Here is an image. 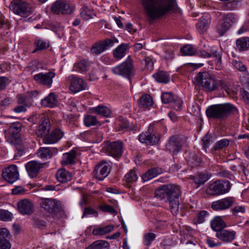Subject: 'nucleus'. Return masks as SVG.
Masks as SVG:
<instances>
[{"instance_id":"nucleus-1","label":"nucleus","mask_w":249,"mask_h":249,"mask_svg":"<svg viewBox=\"0 0 249 249\" xmlns=\"http://www.w3.org/2000/svg\"><path fill=\"white\" fill-rule=\"evenodd\" d=\"M145 17L150 24L167 14L175 6V0H141Z\"/></svg>"},{"instance_id":"nucleus-2","label":"nucleus","mask_w":249,"mask_h":249,"mask_svg":"<svg viewBox=\"0 0 249 249\" xmlns=\"http://www.w3.org/2000/svg\"><path fill=\"white\" fill-rule=\"evenodd\" d=\"M195 83L201 86L206 91L212 92L218 89V86L230 96L237 94V90L232 82H228L222 80H218L212 77L206 71L198 73L194 78Z\"/></svg>"},{"instance_id":"nucleus-3","label":"nucleus","mask_w":249,"mask_h":249,"mask_svg":"<svg viewBox=\"0 0 249 249\" xmlns=\"http://www.w3.org/2000/svg\"><path fill=\"white\" fill-rule=\"evenodd\" d=\"M181 193V187L173 184L162 185L155 191L156 197L169 204L170 211L174 215L178 213L179 198Z\"/></svg>"},{"instance_id":"nucleus-4","label":"nucleus","mask_w":249,"mask_h":249,"mask_svg":"<svg viewBox=\"0 0 249 249\" xmlns=\"http://www.w3.org/2000/svg\"><path fill=\"white\" fill-rule=\"evenodd\" d=\"M236 111L235 107L230 103L216 104L208 107L206 114L208 118L223 119Z\"/></svg>"},{"instance_id":"nucleus-5","label":"nucleus","mask_w":249,"mask_h":249,"mask_svg":"<svg viewBox=\"0 0 249 249\" xmlns=\"http://www.w3.org/2000/svg\"><path fill=\"white\" fill-rule=\"evenodd\" d=\"M231 188L229 181L217 180L211 184L207 189V193L212 196H220L228 193Z\"/></svg>"},{"instance_id":"nucleus-6","label":"nucleus","mask_w":249,"mask_h":249,"mask_svg":"<svg viewBox=\"0 0 249 249\" xmlns=\"http://www.w3.org/2000/svg\"><path fill=\"white\" fill-rule=\"evenodd\" d=\"M11 8L14 13L22 17L26 18L33 13L32 6L21 0H14L11 2Z\"/></svg>"},{"instance_id":"nucleus-7","label":"nucleus","mask_w":249,"mask_h":249,"mask_svg":"<svg viewBox=\"0 0 249 249\" xmlns=\"http://www.w3.org/2000/svg\"><path fill=\"white\" fill-rule=\"evenodd\" d=\"M123 144L121 141H114L107 143L104 148L108 155L118 159L123 154Z\"/></svg>"},{"instance_id":"nucleus-8","label":"nucleus","mask_w":249,"mask_h":249,"mask_svg":"<svg viewBox=\"0 0 249 249\" xmlns=\"http://www.w3.org/2000/svg\"><path fill=\"white\" fill-rule=\"evenodd\" d=\"M52 11L56 14H69L72 11L71 6L67 0H57L51 6Z\"/></svg>"},{"instance_id":"nucleus-9","label":"nucleus","mask_w":249,"mask_h":249,"mask_svg":"<svg viewBox=\"0 0 249 249\" xmlns=\"http://www.w3.org/2000/svg\"><path fill=\"white\" fill-rule=\"evenodd\" d=\"M233 197H226L212 202L211 208L216 211H224L231 208L235 203Z\"/></svg>"},{"instance_id":"nucleus-10","label":"nucleus","mask_w":249,"mask_h":249,"mask_svg":"<svg viewBox=\"0 0 249 249\" xmlns=\"http://www.w3.org/2000/svg\"><path fill=\"white\" fill-rule=\"evenodd\" d=\"M55 76V73L53 71L46 73L40 72L34 76V79L37 83L50 88L52 86L53 78Z\"/></svg>"},{"instance_id":"nucleus-11","label":"nucleus","mask_w":249,"mask_h":249,"mask_svg":"<svg viewBox=\"0 0 249 249\" xmlns=\"http://www.w3.org/2000/svg\"><path fill=\"white\" fill-rule=\"evenodd\" d=\"M110 170V165L109 162L102 161L96 166L93 171L94 176L99 180H103L108 175Z\"/></svg>"},{"instance_id":"nucleus-12","label":"nucleus","mask_w":249,"mask_h":249,"mask_svg":"<svg viewBox=\"0 0 249 249\" xmlns=\"http://www.w3.org/2000/svg\"><path fill=\"white\" fill-rule=\"evenodd\" d=\"M2 178L10 183H13L19 178L18 167L15 165H11L4 169L2 173Z\"/></svg>"},{"instance_id":"nucleus-13","label":"nucleus","mask_w":249,"mask_h":249,"mask_svg":"<svg viewBox=\"0 0 249 249\" xmlns=\"http://www.w3.org/2000/svg\"><path fill=\"white\" fill-rule=\"evenodd\" d=\"M160 140V135L156 131L151 132L149 130L145 133L139 135V141L142 143H145L150 145H154L158 143Z\"/></svg>"},{"instance_id":"nucleus-14","label":"nucleus","mask_w":249,"mask_h":249,"mask_svg":"<svg viewBox=\"0 0 249 249\" xmlns=\"http://www.w3.org/2000/svg\"><path fill=\"white\" fill-rule=\"evenodd\" d=\"M40 205L46 212L51 213H56L60 208L59 202L53 198H42Z\"/></svg>"},{"instance_id":"nucleus-15","label":"nucleus","mask_w":249,"mask_h":249,"mask_svg":"<svg viewBox=\"0 0 249 249\" xmlns=\"http://www.w3.org/2000/svg\"><path fill=\"white\" fill-rule=\"evenodd\" d=\"M165 149L173 155H177L182 149L180 139L177 136H171L165 145Z\"/></svg>"},{"instance_id":"nucleus-16","label":"nucleus","mask_w":249,"mask_h":249,"mask_svg":"<svg viewBox=\"0 0 249 249\" xmlns=\"http://www.w3.org/2000/svg\"><path fill=\"white\" fill-rule=\"evenodd\" d=\"M115 74L128 77L133 71V65L131 61L124 62L121 65L114 67L111 70Z\"/></svg>"},{"instance_id":"nucleus-17","label":"nucleus","mask_w":249,"mask_h":249,"mask_svg":"<svg viewBox=\"0 0 249 249\" xmlns=\"http://www.w3.org/2000/svg\"><path fill=\"white\" fill-rule=\"evenodd\" d=\"M45 165V163L36 160H32L28 162L25 166L30 177L34 178L38 175L40 170L43 168Z\"/></svg>"},{"instance_id":"nucleus-18","label":"nucleus","mask_w":249,"mask_h":249,"mask_svg":"<svg viewBox=\"0 0 249 249\" xmlns=\"http://www.w3.org/2000/svg\"><path fill=\"white\" fill-rule=\"evenodd\" d=\"M64 132L59 128H56L50 134L44 136L43 142L46 144H53L58 142L63 136Z\"/></svg>"},{"instance_id":"nucleus-19","label":"nucleus","mask_w":249,"mask_h":249,"mask_svg":"<svg viewBox=\"0 0 249 249\" xmlns=\"http://www.w3.org/2000/svg\"><path fill=\"white\" fill-rule=\"evenodd\" d=\"M161 101L165 104L174 103V108L176 110H179L182 105V100L175 96L172 92H166L162 93L161 96Z\"/></svg>"},{"instance_id":"nucleus-20","label":"nucleus","mask_w":249,"mask_h":249,"mask_svg":"<svg viewBox=\"0 0 249 249\" xmlns=\"http://www.w3.org/2000/svg\"><path fill=\"white\" fill-rule=\"evenodd\" d=\"M236 234V231H234L224 229L217 231L216 233V236L224 243H230L235 239Z\"/></svg>"},{"instance_id":"nucleus-21","label":"nucleus","mask_w":249,"mask_h":249,"mask_svg":"<svg viewBox=\"0 0 249 249\" xmlns=\"http://www.w3.org/2000/svg\"><path fill=\"white\" fill-rule=\"evenodd\" d=\"M18 210L22 214L30 215L34 212V205L28 199H24L17 203Z\"/></svg>"},{"instance_id":"nucleus-22","label":"nucleus","mask_w":249,"mask_h":249,"mask_svg":"<svg viewBox=\"0 0 249 249\" xmlns=\"http://www.w3.org/2000/svg\"><path fill=\"white\" fill-rule=\"evenodd\" d=\"M22 124L20 123L13 124L9 129V133L11 139V142L14 144H19V132L21 129Z\"/></svg>"},{"instance_id":"nucleus-23","label":"nucleus","mask_w":249,"mask_h":249,"mask_svg":"<svg viewBox=\"0 0 249 249\" xmlns=\"http://www.w3.org/2000/svg\"><path fill=\"white\" fill-rule=\"evenodd\" d=\"M70 89L73 93H76L84 90L86 88V84L84 81L78 77L71 76Z\"/></svg>"},{"instance_id":"nucleus-24","label":"nucleus","mask_w":249,"mask_h":249,"mask_svg":"<svg viewBox=\"0 0 249 249\" xmlns=\"http://www.w3.org/2000/svg\"><path fill=\"white\" fill-rule=\"evenodd\" d=\"M58 150L54 148L40 147L37 151V156L41 159H49L53 154H56Z\"/></svg>"},{"instance_id":"nucleus-25","label":"nucleus","mask_w":249,"mask_h":249,"mask_svg":"<svg viewBox=\"0 0 249 249\" xmlns=\"http://www.w3.org/2000/svg\"><path fill=\"white\" fill-rule=\"evenodd\" d=\"M51 128L50 121L47 118H42L38 127L37 134L40 136H44L49 133Z\"/></svg>"},{"instance_id":"nucleus-26","label":"nucleus","mask_w":249,"mask_h":249,"mask_svg":"<svg viewBox=\"0 0 249 249\" xmlns=\"http://www.w3.org/2000/svg\"><path fill=\"white\" fill-rule=\"evenodd\" d=\"M34 44L35 48L32 51L33 53H36L37 51L47 50L50 47V43L48 40L43 39L38 37H36L35 39Z\"/></svg>"},{"instance_id":"nucleus-27","label":"nucleus","mask_w":249,"mask_h":249,"mask_svg":"<svg viewBox=\"0 0 249 249\" xmlns=\"http://www.w3.org/2000/svg\"><path fill=\"white\" fill-rule=\"evenodd\" d=\"M57 96L53 92H51L46 97L41 100L42 105L48 107H54L57 105Z\"/></svg>"},{"instance_id":"nucleus-28","label":"nucleus","mask_w":249,"mask_h":249,"mask_svg":"<svg viewBox=\"0 0 249 249\" xmlns=\"http://www.w3.org/2000/svg\"><path fill=\"white\" fill-rule=\"evenodd\" d=\"M210 54H211V57L214 58L216 69L218 70H221L222 68V51L221 50L215 49V48H212L210 50Z\"/></svg>"},{"instance_id":"nucleus-29","label":"nucleus","mask_w":249,"mask_h":249,"mask_svg":"<svg viewBox=\"0 0 249 249\" xmlns=\"http://www.w3.org/2000/svg\"><path fill=\"white\" fill-rule=\"evenodd\" d=\"M139 58L142 63L144 62L145 66L149 71L153 70L154 62L151 56L147 55L145 51H142L139 54Z\"/></svg>"},{"instance_id":"nucleus-30","label":"nucleus","mask_w":249,"mask_h":249,"mask_svg":"<svg viewBox=\"0 0 249 249\" xmlns=\"http://www.w3.org/2000/svg\"><path fill=\"white\" fill-rule=\"evenodd\" d=\"M57 180L61 183H66L71 179L72 175L65 169H59L56 174Z\"/></svg>"},{"instance_id":"nucleus-31","label":"nucleus","mask_w":249,"mask_h":249,"mask_svg":"<svg viewBox=\"0 0 249 249\" xmlns=\"http://www.w3.org/2000/svg\"><path fill=\"white\" fill-rule=\"evenodd\" d=\"M128 49V45L127 44L122 43L113 50L114 57L117 59H122L125 55Z\"/></svg>"},{"instance_id":"nucleus-32","label":"nucleus","mask_w":249,"mask_h":249,"mask_svg":"<svg viewBox=\"0 0 249 249\" xmlns=\"http://www.w3.org/2000/svg\"><path fill=\"white\" fill-rule=\"evenodd\" d=\"M211 226L217 232V231L223 230L227 226L221 217L217 216L211 221Z\"/></svg>"},{"instance_id":"nucleus-33","label":"nucleus","mask_w":249,"mask_h":249,"mask_svg":"<svg viewBox=\"0 0 249 249\" xmlns=\"http://www.w3.org/2000/svg\"><path fill=\"white\" fill-rule=\"evenodd\" d=\"M76 157V153L75 151L71 150L68 153H64L63 155L61 164L63 166L75 163V159Z\"/></svg>"},{"instance_id":"nucleus-34","label":"nucleus","mask_w":249,"mask_h":249,"mask_svg":"<svg viewBox=\"0 0 249 249\" xmlns=\"http://www.w3.org/2000/svg\"><path fill=\"white\" fill-rule=\"evenodd\" d=\"M210 22L211 20L209 17H202L196 24L197 31L200 33H203L208 29Z\"/></svg>"},{"instance_id":"nucleus-35","label":"nucleus","mask_w":249,"mask_h":249,"mask_svg":"<svg viewBox=\"0 0 249 249\" xmlns=\"http://www.w3.org/2000/svg\"><path fill=\"white\" fill-rule=\"evenodd\" d=\"M91 63L86 60H82L74 64L73 69L74 71L80 73L87 71L90 67Z\"/></svg>"},{"instance_id":"nucleus-36","label":"nucleus","mask_w":249,"mask_h":249,"mask_svg":"<svg viewBox=\"0 0 249 249\" xmlns=\"http://www.w3.org/2000/svg\"><path fill=\"white\" fill-rule=\"evenodd\" d=\"M92 113L97 114L104 117H108L110 113L111 110L107 107L103 105H99L97 107H92L90 109Z\"/></svg>"},{"instance_id":"nucleus-37","label":"nucleus","mask_w":249,"mask_h":249,"mask_svg":"<svg viewBox=\"0 0 249 249\" xmlns=\"http://www.w3.org/2000/svg\"><path fill=\"white\" fill-rule=\"evenodd\" d=\"M114 226L112 225H107L104 227L99 226L93 229L92 233L94 235H104L113 231Z\"/></svg>"},{"instance_id":"nucleus-38","label":"nucleus","mask_w":249,"mask_h":249,"mask_svg":"<svg viewBox=\"0 0 249 249\" xmlns=\"http://www.w3.org/2000/svg\"><path fill=\"white\" fill-rule=\"evenodd\" d=\"M162 173V169L160 168H154L148 170L146 173L142 176V180L146 181L150 180Z\"/></svg>"},{"instance_id":"nucleus-39","label":"nucleus","mask_w":249,"mask_h":249,"mask_svg":"<svg viewBox=\"0 0 249 249\" xmlns=\"http://www.w3.org/2000/svg\"><path fill=\"white\" fill-rule=\"evenodd\" d=\"M110 247L108 242L105 240H97L86 248V249H109Z\"/></svg>"},{"instance_id":"nucleus-40","label":"nucleus","mask_w":249,"mask_h":249,"mask_svg":"<svg viewBox=\"0 0 249 249\" xmlns=\"http://www.w3.org/2000/svg\"><path fill=\"white\" fill-rule=\"evenodd\" d=\"M153 77L156 81L159 83H163L166 84L170 81L169 75L165 71H159L157 73L153 74Z\"/></svg>"},{"instance_id":"nucleus-41","label":"nucleus","mask_w":249,"mask_h":249,"mask_svg":"<svg viewBox=\"0 0 249 249\" xmlns=\"http://www.w3.org/2000/svg\"><path fill=\"white\" fill-rule=\"evenodd\" d=\"M236 49L239 51H246L249 49V37H242L236 40Z\"/></svg>"},{"instance_id":"nucleus-42","label":"nucleus","mask_w":249,"mask_h":249,"mask_svg":"<svg viewBox=\"0 0 249 249\" xmlns=\"http://www.w3.org/2000/svg\"><path fill=\"white\" fill-rule=\"evenodd\" d=\"M153 104V102L152 98L149 94L142 95L140 99L139 106L144 109L152 106Z\"/></svg>"},{"instance_id":"nucleus-43","label":"nucleus","mask_w":249,"mask_h":249,"mask_svg":"<svg viewBox=\"0 0 249 249\" xmlns=\"http://www.w3.org/2000/svg\"><path fill=\"white\" fill-rule=\"evenodd\" d=\"M210 176L206 174L198 173L193 177V180L196 184L199 186L204 184L209 178Z\"/></svg>"},{"instance_id":"nucleus-44","label":"nucleus","mask_w":249,"mask_h":249,"mask_svg":"<svg viewBox=\"0 0 249 249\" xmlns=\"http://www.w3.org/2000/svg\"><path fill=\"white\" fill-rule=\"evenodd\" d=\"M139 175L136 169L130 170L124 176L125 180L128 182H136L138 178Z\"/></svg>"},{"instance_id":"nucleus-45","label":"nucleus","mask_w":249,"mask_h":249,"mask_svg":"<svg viewBox=\"0 0 249 249\" xmlns=\"http://www.w3.org/2000/svg\"><path fill=\"white\" fill-rule=\"evenodd\" d=\"M214 141L213 137L211 134H206L201 140L203 149L206 152L207 148L211 145Z\"/></svg>"},{"instance_id":"nucleus-46","label":"nucleus","mask_w":249,"mask_h":249,"mask_svg":"<svg viewBox=\"0 0 249 249\" xmlns=\"http://www.w3.org/2000/svg\"><path fill=\"white\" fill-rule=\"evenodd\" d=\"M180 52L184 55H193L196 53V49L192 45L188 44L181 48Z\"/></svg>"},{"instance_id":"nucleus-47","label":"nucleus","mask_w":249,"mask_h":249,"mask_svg":"<svg viewBox=\"0 0 249 249\" xmlns=\"http://www.w3.org/2000/svg\"><path fill=\"white\" fill-rule=\"evenodd\" d=\"M94 13L92 10L87 6H83L81 9L80 16L86 20L91 18Z\"/></svg>"},{"instance_id":"nucleus-48","label":"nucleus","mask_w":249,"mask_h":249,"mask_svg":"<svg viewBox=\"0 0 249 249\" xmlns=\"http://www.w3.org/2000/svg\"><path fill=\"white\" fill-rule=\"evenodd\" d=\"M105 51L101 41L94 43L90 50V52L93 54L98 55Z\"/></svg>"},{"instance_id":"nucleus-49","label":"nucleus","mask_w":249,"mask_h":249,"mask_svg":"<svg viewBox=\"0 0 249 249\" xmlns=\"http://www.w3.org/2000/svg\"><path fill=\"white\" fill-rule=\"evenodd\" d=\"M230 141L228 139H222L217 142L213 147V150L217 151L225 148L229 145Z\"/></svg>"},{"instance_id":"nucleus-50","label":"nucleus","mask_w":249,"mask_h":249,"mask_svg":"<svg viewBox=\"0 0 249 249\" xmlns=\"http://www.w3.org/2000/svg\"><path fill=\"white\" fill-rule=\"evenodd\" d=\"M230 28V24L226 23L223 20L219 22L216 27L217 31L220 36H223Z\"/></svg>"},{"instance_id":"nucleus-51","label":"nucleus","mask_w":249,"mask_h":249,"mask_svg":"<svg viewBox=\"0 0 249 249\" xmlns=\"http://www.w3.org/2000/svg\"><path fill=\"white\" fill-rule=\"evenodd\" d=\"M156 235L153 232L146 233L143 236V244L145 246H150L152 242L155 239Z\"/></svg>"},{"instance_id":"nucleus-52","label":"nucleus","mask_w":249,"mask_h":249,"mask_svg":"<svg viewBox=\"0 0 249 249\" xmlns=\"http://www.w3.org/2000/svg\"><path fill=\"white\" fill-rule=\"evenodd\" d=\"M84 124L87 126L95 125L98 123L96 116L88 115L85 116L84 120Z\"/></svg>"},{"instance_id":"nucleus-53","label":"nucleus","mask_w":249,"mask_h":249,"mask_svg":"<svg viewBox=\"0 0 249 249\" xmlns=\"http://www.w3.org/2000/svg\"><path fill=\"white\" fill-rule=\"evenodd\" d=\"M13 214L7 210L0 209V220L3 221H11Z\"/></svg>"},{"instance_id":"nucleus-54","label":"nucleus","mask_w":249,"mask_h":249,"mask_svg":"<svg viewBox=\"0 0 249 249\" xmlns=\"http://www.w3.org/2000/svg\"><path fill=\"white\" fill-rule=\"evenodd\" d=\"M101 41L104 46L105 51L113 46L114 43H118V39L115 38L111 39L108 38L105 40H101Z\"/></svg>"},{"instance_id":"nucleus-55","label":"nucleus","mask_w":249,"mask_h":249,"mask_svg":"<svg viewBox=\"0 0 249 249\" xmlns=\"http://www.w3.org/2000/svg\"><path fill=\"white\" fill-rule=\"evenodd\" d=\"M208 215L209 213L207 211L205 210L200 211L197 213L195 220H196V222L197 223H202Z\"/></svg>"},{"instance_id":"nucleus-56","label":"nucleus","mask_w":249,"mask_h":249,"mask_svg":"<svg viewBox=\"0 0 249 249\" xmlns=\"http://www.w3.org/2000/svg\"><path fill=\"white\" fill-rule=\"evenodd\" d=\"M17 102L18 105H23L28 107L31 105L27 97L22 95H18L17 96Z\"/></svg>"},{"instance_id":"nucleus-57","label":"nucleus","mask_w":249,"mask_h":249,"mask_svg":"<svg viewBox=\"0 0 249 249\" xmlns=\"http://www.w3.org/2000/svg\"><path fill=\"white\" fill-rule=\"evenodd\" d=\"M236 18L234 16V15L232 13H229L227 14L223 19L226 23H228L230 24V27L231 26L232 24L236 22Z\"/></svg>"},{"instance_id":"nucleus-58","label":"nucleus","mask_w":249,"mask_h":249,"mask_svg":"<svg viewBox=\"0 0 249 249\" xmlns=\"http://www.w3.org/2000/svg\"><path fill=\"white\" fill-rule=\"evenodd\" d=\"M240 5V0H233L226 3V8L228 10H234Z\"/></svg>"},{"instance_id":"nucleus-59","label":"nucleus","mask_w":249,"mask_h":249,"mask_svg":"<svg viewBox=\"0 0 249 249\" xmlns=\"http://www.w3.org/2000/svg\"><path fill=\"white\" fill-rule=\"evenodd\" d=\"M232 64L233 67L239 71H245L247 70L246 66L240 61L233 60L232 61Z\"/></svg>"},{"instance_id":"nucleus-60","label":"nucleus","mask_w":249,"mask_h":249,"mask_svg":"<svg viewBox=\"0 0 249 249\" xmlns=\"http://www.w3.org/2000/svg\"><path fill=\"white\" fill-rule=\"evenodd\" d=\"M11 237L10 231L5 228L0 229V240H8Z\"/></svg>"},{"instance_id":"nucleus-61","label":"nucleus","mask_w":249,"mask_h":249,"mask_svg":"<svg viewBox=\"0 0 249 249\" xmlns=\"http://www.w3.org/2000/svg\"><path fill=\"white\" fill-rule=\"evenodd\" d=\"M206 241L208 246L211 248L221 245V243L217 241V239L209 236H207Z\"/></svg>"},{"instance_id":"nucleus-62","label":"nucleus","mask_w":249,"mask_h":249,"mask_svg":"<svg viewBox=\"0 0 249 249\" xmlns=\"http://www.w3.org/2000/svg\"><path fill=\"white\" fill-rule=\"evenodd\" d=\"M100 209L103 212H107L111 214H114L116 213V211L115 210V209L108 205H101L99 207Z\"/></svg>"},{"instance_id":"nucleus-63","label":"nucleus","mask_w":249,"mask_h":249,"mask_svg":"<svg viewBox=\"0 0 249 249\" xmlns=\"http://www.w3.org/2000/svg\"><path fill=\"white\" fill-rule=\"evenodd\" d=\"M188 161L192 166H197L201 162V159L198 155L194 154Z\"/></svg>"},{"instance_id":"nucleus-64","label":"nucleus","mask_w":249,"mask_h":249,"mask_svg":"<svg viewBox=\"0 0 249 249\" xmlns=\"http://www.w3.org/2000/svg\"><path fill=\"white\" fill-rule=\"evenodd\" d=\"M98 214V212L96 211L91 208L88 207L85 209L82 217L89 215H92L95 217H97Z\"/></svg>"}]
</instances>
